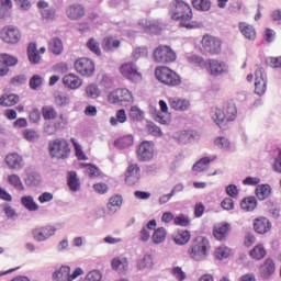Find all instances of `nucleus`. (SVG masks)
<instances>
[{
	"instance_id": "3c124183",
	"label": "nucleus",
	"mask_w": 281,
	"mask_h": 281,
	"mask_svg": "<svg viewBox=\"0 0 281 281\" xmlns=\"http://www.w3.org/2000/svg\"><path fill=\"white\" fill-rule=\"evenodd\" d=\"M0 64L7 67H13L19 64V59L15 56L3 53V54H0Z\"/></svg>"
},
{
	"instance_id": "69168bd1",
	"label": "nucleus",
	"mask_w": 281,
	"mask_h": 281,
	"mask_svg": "<svg viewBox=\"0 0 281 281\" xmlns=\"http://www.w3.org/2000/svg\"><path fill=\"white\" fill-rule=\"evenodd\" d=\"M81 168H86V172L89 175L91 178H95L100 175V170L91 165V164H80Z\"/></svg>"
},
{
	"instance_id": "4468645a",
	"label": "nucleus",
	"mask_w": 281,
	"mask_h": 281,
	"mask_svg": "<svg viewBox=\"0 0 281 281\" xmlns=\"http://www.w3.org/2000/svg\"><path fill=\"white\" fill-rule=\"evenodd\" d=\"M267 72L265 68L259 67L255 71V93L259 97L265 95L267 93Z\"/></svg>"
},
{
	"instance_id": "0e129e2a",
	"label": "nucleus",
	"mask_w": 281,
	"mask_h": 281,
	"mask_svg": "<svg viewBox=\"0 0 281 281\" xmlns=\"http://www.w3.org/2000/svg\"><path fill=\"white\" fill-rule=\"evenodd\" d=\"M23 137L27 142L34 143V142H37L41 138V135H40L38 132H36L34 130H24L23 131Z\"/></svg>"
},
{
	"instance_id": "39448f33",
	"label": "nucleus",
	"mask_w": 281,
	"mask_h": 281,
	"mask_svg": "<svg viewBox=\"0 0 281 281\" xmlns=\"http://www.w3.org/2000/svg\"><path fill=\"white\" fill-rule=\"evenodd\" d=\"M49 154L54 158L65 159L71 154L69 142L64 138L50 140L48 144Z\"/></svg>"
},
{
	"instance_id": "a19ab883",
	"label": "nucleus",
	"mask_w": 281,
	"mask_h": 281,
	"mask_svg": "<svg viewBox=\"0 0 281 281\" xmlns=\"http://www.w3.org/2000/svg\"><path fill=\"white\" fill-rule=\"evenodd\" d=\"M122 203L123 199L121 195H113L112 198H110L108 203V210L110 214L114 215L115 213H117Z\"/></svg>"
},
{
	"instance_id": "dca6fc26",
	"label": "nucleus",
	"mask_w": 281,
	"mask_h": 281,
	"mask_svg": "<svg viewBox=\"0 0 281 281\" xmlns=\"http://www.w3.org/2000/svg\"><path fill=\"white\" fill-rule=\"evenodd\" d=\"M213 145L223 153L233 154L237 150L236 145L227 136H216L213 138Z\"/></svg>"
},
{
	"instance_id": "7c9ffc66",
	"label": "nucleus",
	"mask_w": 281,
	"mask_h": 281,
	"mask_svg": "<svg viewBox=\"0 0 281 281\" xmlns=\"http://www.w3.org/2000/svg\"><path fill=\"white\" fill-rule=\"evenodd\" d=\"M27 57L32 65H38L42 60V56L38 53L37 44L30 43L27 46Z\"/></svg>"
},
{
	"instance_id": "a211bd4d",
	"label": "nucleus",
	"mask_w": 281,
	"mask_h": 281,
	"mask_svg": "<svg viewBox=\"0 0 281 281\" xmlns=\"http://www.w3.org/2000/svg\"><path fill=\"white\" fill-rule=\"evenodd\" d=\"M168 102L176 112H188L192 108L190 99H184V97H169Z\"/></svg>"
},
{
	"instance_id": "f704fd0d",
	"label": "nucleus",
	"mask_w": 281,
	"mask_h": 281,
	"mask_svg": "<svg viewBox=\"0 0 281 281\" xmlns=\"http://www.w3.org/2000/svg\"><path fill=\"white\" fill-rule=\"evenodd\" d=\"M224 114H225L226 121L228 122H234L237 119L238 109L236 103H234V101H229L228 103H226L224 108Z\"/></svg>"
},
{
	"instance_id": "bb28decb",
	"label": "nucleus",
	"mask_w": 281,
	"mask_h": 281,
	"mask_svg": "<svg viewBox=\"0 0 281 281\" xmlns=\"http://www.w3.org/2000/svg\"><path fill=\"white\" fill-rule=\"evenodd\" d=\"M212 120L221 130L226 128L227 117L225 112L221 110V108H213L212 109Z\"/></svg>"
},
{
	"instance_id": "a878e982",
	"label": "nucleus",
	"mask_w": 281,
	"mask_h": 281,
	"mask_svg": "<svg viewBox=\"0 0 281 281\" xmlns=\"http://www.w3.org/2000/svg\"><path fill=\"white\" fill-rule=\"evenodd\" d=\"M254 228L257 234L265 235L271 231V222L267 217H258L254 222Z\"/></svg>"
},
{
	"instance_id": "680f3d73",
	"label": "nucleus",
	"mask_w": 281,
	"mask_h": 281,
	"mask_svg": "<svg viewBox=\"0 0 281 281\" xmlns=\"http://www.w3.org/2000/svg\"><path fill=\"white\" fill-rule=\"evenodd\" d=\"M191 224V221L189 216L184 214H180L173 218V225L175 226H180V227H189Z\"/></svg>"
},
{
	"instance_id": "4be33fe9",
	"label": "nucleus",
	"mask_w": 281,
	"mask_h": 281,
	"mask_svg": "<svg viewBox=\"0 0 281 281\" xmlns=\"http://www.w3.org/2000/svg\"><path fill=\"white\" fill-rule=\"evenodd\" d=\"M63 83L70 90H78L82 86V79L78 75L70 72L63 77Z\"/></svg>"
},
{
	"instance_id": "603ef678",
	"label": "nucleus",
	"mask_w": 281,
	"mask_h": 281,
	"mask_svg": "<svg viewBox=\"0 0 281 281\" xmlns=\"http://www.w3.org/2000/svg\"><path fill=\"white\" fill-rule=\"evenodd\" d=\"M115 146L121 148V149H126L131 146H133L134 144V137L132 135H126L123 136L121 138H119L117 140H115Z\"/></svg>"
},
{
	"instance_id": "72a5a7b5",
	"label": "nucleus",
	"mask_w": 281,
	"mask_h": 281,
	"mask_svg": "<svg viewBox=\"0 0 281 281\" xmlns=\"http://www.w3.org/2000/svg\"><path fill=\"white\" fill-rule=\"evenodd\" d=\"M191 239V233L189 231L180 229L173 234V243L178 246L187 245Z\"/></svg>"
},
{
	"instance_id": "ea45409f",
	"label": "nucleus",
	"mask_w": 281,
	"mask_h": 281,
	"mask_svg": "<svg viewBox=\"0 0 281 281\" xmlns=\"http://www.w3.org/2000/svg\"><path fill=\"white\" fill-rule=\"evenodd\" d=\"M85 94H86V98L95 100V99L100 98L101 90L97 83L91 82L86 86Z\"/></svg>"
},
{
	"instance_id": "49530a36",
	"label": "nucleus",
	"mask_w": 281,
	"mask_h": 281,
	"mask_svg": "<svg viewBox=\"0 0 281 281\" xmlns=\"http://www.w3.org/2000/svg\"><path fill=\"white\" fill-rule=\"evenodd\" d=\"M167 237V231L165 227H158L156 231H154L153 234V243L154 245H160L164 244Z\"/></svg>"
},
{
	"instance_id": "9d476101",
	"label": "nucleus",
	"mask_w": 281,
	"mask_h": 281,
	"mask_svg": "<svg viewBox=\"0 0 281 281\" xmlns=\"http://www.w3.org/2000/svg\"><path fill=\"white\" fill-rule=\"evenodd\" d=\"M202 48L212 56H218L222 53V40L220 37L205 34L201 40Z\"/></svg>"
},
{
	"instance_id": "864d4df0",
	"label": "nucleus",
	"mask_w": 281,
	"mask_h": 281,
	"mask_svg": "<svg viewBox=\"0 0 281 281\" xmlns=\"http://www.w3.org/2000/svg\"><path fill=\"white\" fill-rule=\"evenodd\" d=\"M265 256H267V250L265 249V246H262V244L255 246L250 250V257L255 260H261Z\"/></svg>"
},
{
	"instance_id": "79ce46f5",
	"label": "nucleus",
	"mask_w": 281,
	"mask_h": 281,
	"mask_svg": "<svg viewBox=\"0 0 281 281\" xmlns=\"http://www.w3.org/2000/svg\"><path fill=\"white\" fill-rule=\"evenodd\" d=\"M67 184L71 192H79L80 190V181L75 171H69L67 177Z\"/></svg>"
},
{
	"instance_id": "f3484780",
	"label": "nucleus",
	"mask_w": 281,
	"mask_h": 281,
	"mask_svg": "<svg viewBox=\"0 0 281 281\" xmlns=\"http://www.w3.org/2000/svg\"><path fill=\"white\" fill-rule=\"evenodd\" d=\"M138 25L148 34L157 35L159 34L164 29V23L160 20H147L142 19L138 22Z\"/></svg>"
},
{
	"instance_id": "c9c22d12",
	"label": "nucleus",
	"mask_w": 281,
	"mask_h": 281,
	"mask_svg": "<svg viewBox=\"0 0 281 281\" xmlns=\"http://www.w3.org/2000/svg\"><path fill=\"white\" fill-rule=\"evenodd\" d=\"M186 58L187 61L193 67L204 69L207 66V60L196 54H187Z\"/></svg>"
},
{
	"instance_id": "20e7f679",
	"label": "nucleus",
	"mask_w": 281,
	"mask_h": 281,
	"mask_svg": "<svg viewBox=\"0 0 281 281\" xmlns=\"http://www.w3.org/2000/svg\"><path fill=\"white\" fill-rule=\"evenodd\" d=\"M83 274L85 271L81 267H77L71 273V267L67 265H61L59 268H56L53 271L52 278L53 281H75Z\"/></svg>"
},
{
	"instance_id": "9b49d317",
	"label": "nucleus",
	"mask_w": 281,
	"mask_h": 281,
	"mask_svg": "<svg viewBox=\"0 0 281 281\" xmlns=\"http://www.w3.org/2000/svg\"><path fill=\"white\" fill-rule=\"evenodd\" d=\"M154 60L158 64H171L177 60V54L170 46L160 45L154 49Z\"/></svg>"
},
{
	"instance_id": "aec40b11",
	"label": "nucleus",
	"mask_w": 281,
	"mask_h": 281,
	"mask_svg": "<svg viewBox=\"0 0 281 281\" xmlns=\"http://www.w3.org/2000/svg\"><path fill=\"white\" fill-rule=\"evenodd\" d=\"M86 14V9L81 3L74 2L66 7V15L70 21L81 20Z\"/></svg>"
},
{
	"instance_id": "13d9d810",
	"label": "nucleus",
	"mask_w": 281,
	"mask_h": 281,
	"mask_svg": "<svg viewBox=\"0 0 281 281\" xmlns=\"http://www.w3.org/2000/svg\"><path fill=\"white\" fill-rule=\"evenodd\" d=\"M232 254V249L225 245L217 247L214 251L215 258L223 260L227 259Z\"/></svg>"
},
{
	"instance_id": "f8f14e48",
	"label": "nucleus",
	"mask_w": 281,
	"mask_h": 281,
	"mask_svg": "<svg viewBox=\"0 0 281 281\" xmlns=\"http://www.w3.org/2000/svg\"><path fill=\"white\" fill-rule=\"evenodd\" d=\"M75 70L82 77L90 78L95 71V65L92 59L81 57L75 60Z\"/></svg>"
},
{
	"instance_id": "052dcab7",
	"label": "nucleus",
	"mask_w": 281,
	"mask_h": 281,
	"mask_svg": "<svg viewBox=\"0 0 281 281\" xmlns=\"http://www.w3.org/2000/svg\"><path fill=\"white\" fill-rule=\"evenodd\" d=\"M87 47L94 55L101 56L102 52L100 49V44L95 38L93 37L89 38V41L87 42Z\"/></svg>"
},
{
	"instance_id": "393cba45",
	"label": "nucleus",
	"mask_w": 281,
	"mask_h": 281,
	"mask_svg": "<svg viewBox=\"0 0 281 281\" xmlns=\"http://www.w3.org/2000/svg\"><path fill=\"white\" fill-rule=\"evenodd\" d=\"M238 30L245 40L251 42L256 41V29L251 24L247 22H239Z\"/></svg>"
},
{
	"instance_id": "6e6d98bb",
	"label": "nucleus",
	"mask_w": 281,
	"mask_h": 281,
	"mask_svg": "<svg viewBox=\"0 0 281 281\" xmlns=\"http://www.w3.org/2000/svg\"><path fill=\"white\" fill-rule=\"evenodd\" d=\"M41 182H42L41 175H38L36 172L26 175V177L24 178V183L27 187H37Z\"/></svg>"
},
{
	"instance_id": "2f4dec72",
	"label": "nucleus",
	"mask_w": 281,
	"mask_h": 281,
	"mask_svg": "<svg viewBox=\"0 0 281 281\" xmlns=\"http://www.w3.org/2000/svg\"><path fill=\"white\" fill-rule=\"evenodd\" d=\"M120 46H121V41L112 36L105 37L102 42V48L105 53H113L117 50Z\"/></svg>"
},
{
	"instance_id": "b1692460",
	"label": "nucleus",
	"mask_w": 281,
	"mask_h": 281,
	"mask_svg": "<svg viewBox=\"0 0 281 281\" xmlns=\"http://www.w3.org/2000/svg\"><path fill=\"white\" fill-rule=\"evenodd\" d=\"M4 160L10 169L21 170L24 167L23 157L16 153L7 155Z\"/></svg>"
},
{
	"instance_id": "412c9836",
	"label": "nucleus",
	"mask_w": 281,
	"mask_h": 281,
	"mask_svg": "<svg viewBox=\"0 0 281 281\" xmlns=\"http://www.w3.org/2000/svg\"><path fill=\"white\" fill-rule=\"evenodd\" d=\"M140 179V168L137 164H132L128 166L125 175V181L130 186H134Z\"/></svg>"
},
{
	"instance_id": "5fc2aeb1",
	"label": "nucleus",
	"mask_w": 281,
	"mask_h": 281,
	"mask_svg": "<svg viewBox=\"0 0 281 281\" xmlns=\"http://www.w3.org/2000/svg\"><path fill=\"white\" fill-rule=\"evenodd\" d=\"M127 122V115L125 110H120L116 112V116L110 119V124L116 126L117 124H124Z\"/></svg>"
},
{
	"instance_id": "6ab92c4d",
	"label": "nucleus",
	"mask_w": 281,
	"mask_h": 281,
	"mask_svg": "<svg viewBox=\"0 0 281 281\" xmlns=\"http://www.w3.org/2000/svg\"><path fill=\"white\" fill-rule=\"evenodd\" d=\"M155 145L153 142H143L137 149V158L140 161H149L154 158Z\"/></svg>"
},
{
	"instance_id": "473e14b6",
	"label": "nucleus",
	"mask_w": 281,
	"mask_h": 281,
	"mask_svg": "<svg viewBox=\"0 0 281 281\" xmlns=\"http://www.w3.org/2000/svg\"><path fill=\"white\" fill-rule=\"evenodd\" d=\"M154 257L150 254H146L144 257L138 259L137 261V270L138 271H145V270H151L154 267Z\"/></svg>"
},
{
	"instance_id": "338daca9",
	"label": "nucleus",
	"mask_w": 281,
	"mask_h": 281,
	"mask_svg": "<svg viewBox=\"0 0 281 281\" xmlns=\"http://www.w3.org/2000/svg\"><path fill=\"white\" fill-rule=\"evenodd\" d=\"M71 143L74 145L75 148V153H76V157L79 160H87V156L85 155L81 145L78 144V142L76 140V138H71Z\"/></svg>"
},
{
	"instance_id": "37998d69",
	"label": "nucleus",
	"mask_w": 281,
	"mask_h": 281,
	"mask_svg": "<svg viewBox=\"0 0 281 281\" xmlns=\"http://www.w3.org/2000/svg\"><path fill=\"white\" fill-rule=\"evenodd\" d=\"M240 207L245 212H254L255 207H258V200H256V196L244 198Z\"/></svg>"
},
{
	"instance_id": "bf43d9fd",
	"label": "nucleus",
	"mask_w": 281,
	"mask_h": 281,
	"mask_svg": "<svg viewBox=\"0 0 281 281\" xmlns=\"http://www.w3.org/2000/svg\"><path fill=\"white\" fill-rule=\"evenodd\" d=\"M102 273L98 269L90 270L85 278H80L78 281H101Z\"/></svg>"
},
{
	"instance_id": "2eb2a0df",
	"label": "nucleus",
	"mask_w": 281,
	"mask_h": 281,
	"mask_svg": "<svg viewBox=\"0 0 281 281\" xmlns=\"http://www.w3.org/2000/svg\"><path fill=\"white\" fill-rule=\"evenodd\" d=\"M196 138H199V134L195 131H177L171 135V139L178 145H188Z\"/></svg>"
},
{
	"instance_id": "f257e3e1",
	"label": "nucleus",
	"mask_w": 281,
	"mask_h": 281,
	"mask_svg": "<svg viewBox=\"0 0 281 281\" xmlns=\"http://www.w3.org/2000/svg\"><path fill=\"white\" fill-rule=\"evenodd\" d=\"M169 15L171 20L178 21L179 26L186 30H198L202 23L193 20L191 7L182 0H173L169 3Z\"/></svg>"
},
{
	"instance_id": "e433bc0d",
	"label": "nucleus",
	"mask_w": 281,
	"mask_h": 281,
	"mask_svg": "<svg viewBox=\"0 0 281 281\" xmlns=\"http://www.w3.org/2000/svg\"><path fill=\"white\" fill-rule=\"evenodd\" d=\"M271 186L269 183L258 184L256 188V196L259 201H265L271 196Z\"/></svg>"
},
{
	"instance_id": "c756f323",
	"label": "nucleus",
	"mask_w": 281,
	"mask_h": 281,
	"mask_svg": "<svg viewBox=\"0 0 281 281\" xmlns=\"http://www.w3.org/2000/svg\"><path fill=\"white\" fill-rule=\"evenodd\" d=\"M21 205H23V207L31 213L40 211V205L32 195H23L21 198Z\"/></svg>"
},
{
	"instance_id": "e2e57ef3",
	"label": "nucleus",
	"mask_w": 281,
	"mask_h": 281,
	"mask_svg": "<svg viewBox=\"0 0 281 281\" xmlns=\"http://www.w3.org/2000/svg\"><path fill=\"white\" fill-rule=\"evenodd\" d=\"M41 15H42L43 20L55 21L56 20V9L53 7H49L48 9H42Z\"/></svg>"
},
{
	"instance_id": "774afa93",
	"label": "nucleus",
	"mask_w": 281,
	"mask_h": 281,
	"mask_svg": "<svg viewBox=\"0 0 281 281\" xmlns=\"http://www.w3.org/2000/svg\"><path fill=\"white\" fill-rule=\"evenodd\" d=\"M154 120H156V122H158L162 125H170V123H171V116L169 113L158 112Z\"/></svg>"
},
{
	"instance_id": "58836bf2",
	"label": "nucleus",
	"mask_w": 281,
	"mask_h": 281,
	"mask_svg": "<svg viewBox=\"0 0 281 281\" xmlns=\"http://www.w3.org/2000/svg\"><path fill=\"white\" fill-rule=\"evenodd\" d=\"M112 269L119 272L128 270V260L125 257H114L112 259Z\"/></svg>"
},
{
	"instance_id": "de8ad7c7",
	"label": "nucleus",
	"mask_w": 281,
	"mask_h": 281,
	"mask_svg": "<svg viewBox=\"0 0 281 281\" xmlns=\"http://www.w3.org/2000/svg\"><path fill=\"white\" fill-rule=\"evenodd\" d=\"M169 273H171V277H173L176 281H186L188 279L187 272L180 266L171 267Z\"/></svg>"
},
{
	"instance_id": "7ed1b4c3",
	"label": "nucleus",
	"mask_w": 281,
	"mask_h": 281,
	"mask_svg": "<svg viewBox=\"0 0 281 281\" xmlns=\"http://www.w3.org/2000/svg\"><path fill=\"white\" fill-rule=\"evenodd\" d=\"M154 75L156 76V79L160 81V83H164L170 87H177L181 83L180 76L175 70L170 69L167 66L156 67Z\"/></svg>"
},
{
	"instance_id": "6e6552de",
	"label": "nucleus",
	"mask_w": 281,
	"mask_h": 281,
	"mask_svg": "<svg viewBox=\"0 0 281 281\" xmlns=\"http://www.w3.org/2000/svg\"><path fill=\"white\" fill-rule=\"evenodd\" d=\"M0 40L8 45H18L22 41V32L15 25H5L0 30Z\"/></svg>"
},
{
	"instance_id": "423d86ee",
	"label": "nucleus",
	"mask_w": 281,
	"mask_h": 281,
	"mask_svg": "<svg viewBox=\"0 0 281 281\" xmlns=\"http://www.w3.org/2000/svg\"><path fill=\"white\" fill-rule=\"evenodd\" d=\"M134 100L133 93L127 88H117L113 92H110L108 97V101L111 104H121L123 106L133 104Z\"/></svg>"
},
{
	"instance_id": "0eeeda50",
	"label": "nucleus",
	"mask_w": 281,
	"mask_h": 281,
	"mask_svg": "<svg viewBox=\"0 0 281 281\" xmlns=\"http://www.w3.org/2000/svg\"><path fill=\"white\" fill-rule=\"evenodd\" d=\"M205 69L212 77H222L229 74L228 63L216 58L207 59Z\"/></svg>"
},
{
	"instance_id": "09e8293b",
	"label": "nucleus",
	"mask_w": 281,
	"mask_h": 281,
	"mask_svg": "<svg viewBox=\"0 0 281 281\" xmlns=\"http://www.w3.org/2000/svg\"><path fill=\"white\" fill-rule=\"evenodd\" d=\"M192 5L200 12H209L212 8L211 0H192Z\"/></svg>"
},
{
	"instance_id": "8fccbe9b",
	"label": "nucleus",
	"mask_w": 281,
	"mask_h": 281,
	"mask_svg": "<svg viewBox=\"0 0 281 281\" xmlns=\"http://www.w3.org/2000/svg\"><path fill=\"white\" fill-rule=\"evenodd\" d=\"M42 115L45 121H53L58 116V112L53 108V105H44L42 108Z\"/></svg>"
},
{
	"instance_id": "c85d7f7f",
	"label": "nucleus",
	"mask_w": 281,
	"mask_h": 281,
	"mask_svg": "<svg viewBox=\"0 0 281 281\" xmlns=\"http://www.w3.org/2000/svg\"><path fill=\"white\" fill-rule=\"evenodd\" d=\"M216 159H217V156L215 155L201 158L199 161H196L192 166V170L196 172L206 171L210 168L211 162L215 161Z\"/></svg>"
},
{
	"instance_id": "1a4fd4ad",
	"label": "nucleus",
	"mask_w": 281,
	"mask_h": 281,
	"mask_svg": "<svg viewBox=\"0 0 281 281\" xmlns=\"http://www.w3.org/2000/svg\"><path fill=\"white\" fill-rule=\"evenodd\" d=\"M121 75L133 83H138L143 80V74L139 71V67L134 61H127L120 67Z\"/></svg>"
},
{
	"instance_id": "4d7b16f0",
	"label": "nucleus",
	"mask_w": 281,
	"mask_h": 281,
	"mask_svg": "<svg viewBox=\"0 0 281 281\" xmlns=\"http://www.w3.org/2000/svg\"><path fill=\"white\" fill-rule=\"evenodd\" d=\"M148 48L146 46H138L133 49L132 57L135 61L148 57Z\"/></svg>"
},
{
	"instance_id": "cd10ccee",
	"label": "nucleus",
	"mask_w": 281,
	"mask_h": 281,
	"mask_svg": "<svg viewBox=\"0 0 281 281\" xmlns=\"http://www.w3.org/2000/svg\"><path fill=\"white\" fill-rule=\"evenodd\" d=\"M276 265L273 259H266L263 263L259 267V272L262 279H269L274 273Z\"/></svg>"
},
{
	"instance_id": "a18cd8bd",
	"label": "nucleus",
	"mask_w": 281,
	"mask_h": 281,
	"mask_svg": "<svg viewBox=\"0 0 281 281\" xmlns=\"http://www.w3.org/2000/svg\"><path fill=\"white\" fill-rule=\"evenodd\" d=\"M20 101V97L18 94H2L0 98V105L1 106H13L18 104Z\"/></svg>"
},
{
	"instance_id": "ddd939ff",
	"label": "nucleus",
	"mask_w": 281,
	"mask_h": 281,
	"mask_svg": "<svg viewBox=\"0 0 281 281\" xmlns=\"http://www.w3.org/2000/svg\"><path fill=\"white\" fill-rule=\"evenodd\" d=\"M56 226L46 225L32 231V237L36 243H45L56 235Z\"/></svg>"
},
{
	"instance_id": "4c0bfd02",
	"label": "nucleus",
	"mask_w": 281,
	"mask_h": 281,
	"mask_svg": "<svg viewBox=\"0 0 281 281\" xmlns=\"http://www.w3.org/2000/svg\"><path fill=\"white\" fill-rule=\"evenodd\" d=\"M48 49L56 56H59L63 54V50H65V46L63 45V40L58 37H53L48 42Z\"/></svg>"
},
{
	"instance_id": "c03bdc74",
	"label": "nucleus",
	"mask_w": 281,
	"mask_h": 281,
	"mask_svg": "<svg viewBox=\"0 0 281 281\" xmlns=\"http://www.w3.org/2000/svg\"><path fill=\"white\" fill-rule=\"evenodd\" d=\"M7 181L10 186L14 187L20 192H24L25 186L19 175L16 173L9 175L7 177Z\"/></svg>"
},
{
	"instance_id": "5701e85b",
	"label": "nucleus",
	"mask_w": 281,
	"mask_h": 281,
	"mask_svg": "<svg viewBox=\"0 0 281 281\" xmlns=\"http://www.w3.org/2000/svg\"><path fill=\"white\" fill-rule=\"evenodd\" d=\"M231 232L229 223H221L214 226L213 236L218 241H224Z\"/></svg>"
},
{
	"instance_id": "f03ea898",
	"label": "nucleus",
	"mask_w": 281,
	"mask_h": 281,
	"mask_svg": "<svg viewBox=\"0 0 281 281\" xmlns=\"http://www.w3.org/2000/svg\"><path fill=\"white\" fill-rule=\"evenodd\" d=\"M210 241L203 236H198L188 249L189 258L195 262L205 261L209 257Z\"/></svg>"
}]
</instances>
